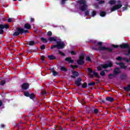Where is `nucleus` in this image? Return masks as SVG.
<instances>
[{
	"instance_id": "f03ea898",
	"label": "nucleus",
	"mask_w": 130,
	"mask_h": 130,
	"mask_svg": "<svg viewBox=\"0 0 130 130\" xmlns=\"http://www.w3.org/2000/svg\"><path fill=\"white\" fill-rule=\"evenodd\" d=\"M109 4H110V5H115L111 8V12H114L122 7V3L120 1H116L115 0H111L109 2Z\"/></svg>"
},
{
	"instance_id": "49530a36",
	"label": "nucleus",
	"mask_w": 130,
	"mask_h": 130,
	"mask_svg": "<svg viewBox=\"0 0 130 130\" xmlns=\"http://www.w3.org/2000/svg\"><path fill=\"white\" fill-rule=\"evenodd\" d=\"M112 47H113L114 48H117V47H118V46L113 45Z\"/></svg>"
},
{
	"instance_id": "9b49d317",
	"label": "nucleus",
	"mask_w": 130,
	"mask_h": 130,
	"mask_svg": "<svg viewBox=\"0 0 130 130\" xmlns=\"http://www.w3.org/2000/svg\"><path fill=\"white\" fill-rule=\"evenodd\" d=\"M29 88V84L28 83H24L22 85V89L23 90H27Z\"/></svg>"
},
{
	"instance_id": "4d7b16f0",
	"label": "nucleus",
	"mask_w": 130,
	"mask_h": 130,
	"mask_svg": "<svg viewBox=\"0 0 130 130\" xmlns=\"http://www.w3.org/2000/svg\"><path fill=\"white\" fill-rule=\"evenodd\" d=\"M129 96H130V93H129Z\"/></svg>"
},
{
	"instance_id": "f8f14e48",
	"label": "nucleus",
	"mask_w": 130,
	"mask_h": 130,
	"mask_svg": "<svg viewBox=\"0 0 130 130\" xmlns=\"http://www.w3.org/2000/svg\"><path fill=\"white\" fill-rule=\"evenodd\" d=\"M120 69L118 68H116L114 70V73L115 75H118L119 74H120Z\"/></svg>"
},
{
	"instance_id": "5701e85b",
	"label": "nucleus",
	"mask_w": 130,
	"mask_h": 130,
	"mask_svg": "<svg viewBox=\"0 0 130 130\" xmlns=\"http://www.w3.org/2000/svg\"><path fill=\"white\" fill-rule=\"evenodd\" d=\"M28 44L29 45L32 46V45H34L35 44V43L34 42V41H31L28 42Z\"/></svg>"
},
{
	"instance_id": "864d4df0",
	"label": "nucleus",
	"mask_w": 130,
	"mask_h": 130,
	"mask_svg": "<svg viewBox=\"0 0 130 130\" xmlns=\"http://www.w3.org/2000/svg\"><path fill=\"white\" fill-rule=\"evenodd\" d=\"M1 127H2V128L5 127V125L2 124V125H1Z\"/></svg>"
},
{
	"instance_id": "f3484780",
	"label": "nucleus",
	"mask_w": 130,
	"mask_h": 130,
	"mask_svg": "<svg viewBox=\"0 0 130 130\" xmlns=\"http://www.w3.org/2000/svg\"><path fill=\"white\" fill-rule=\"evenodd\" d=\"M73 75L71 76V78H75L76 77H78V76H79V73L75 72L73 73Z\"/></svg>"
},
{
	"instance_id": "dca6fc26",
	"label": "nucleus",
	"mask_w": 130,
	"mask_h": 130,
	"mask_svg": "<svg viewBox=\"0 0 130 130\" xmlns=\"http://www.w3.org/2000/svg\"><path fill=\"white\" fill-rule=\"evenodd\" d=\"M65 60H66V61H68V62H70L71 63H72V62H74V60L72 59V58L71 57H67L65 59Z\"/></svg>"
},
{
	"instance_id": "4468645a",
	"label": "nucleus",
	"mask_w": 130,
	"mask_h": 130,
	"mask_svg": "<svg viewBox=\"0 0 130 130\" xmlns=\"http://www.w3.org/2000/svg\"><path fill=\"white\" fill-rule=\"evenodd\" d=\"M82 81V79L81 78H78L77 80L75 81V84L77 85V86H80L81 85V81Z\"/></svg>"
},
{
	"instance_id": "7ed1b4c3",
	"label": "nucleus",
	"mask_w": 130,
	"mask_h": 130,
	"mask_svg": "<svg viewBox=\"0 0 130 130\" xmlns=\"http://www.w3.org/2000/svg\"><path fill=\"white\" fill-rule=\"evenodd\" d=\"M78 4H79V9L84 12L87 10L88 5H87V2L85 0H78Z\"/></svg>"
},
{
	"instance_id": "4c0bfd02",
	"label": "nucleus",
	"mask_w": 130,
	"mask_h": 130,
	"mask_svg": "<svg viewBox=\"0 0 130 130\" xmlns=\"http://www.w3.org/2000/svg\"><path fill=\"white\" fill-rule=\"evenodd\" d=\"M89 11L87 10L85 12V16H88L89 15Z\"/></svg>"
},
{
	"instance_id": "f257e3e1",
	"label": "nucleus",
	"mask_w": 130,
	"mask_h": 130,
	"mask_svg": "<svg viewBox=\"0 0 130 130\" xmlns=\"http://www.w3.org/2000/svg\"><path fill=\"white\" fill-rule=\"evenodd\" d=\"M49 41H50V42H57V44L55 45L54 46H52L51 47V48L52 49L53 48H55V47H57L59 49H62V48H63V47H64L65 45H64V43H63V42L61 41V40H58V38L56 37H50L48 39Z\"/></svg>"
},
{
	"instance_id": "3c124183",
	"label": "nucleus",
	"mask_w": 130,
	"mask_h": 130,
	"mask_svg": "<svg viewBox=\"0 0 130 130\" xmlns=\"http://www.w3.org/2000/svg\"><path fill=\"white\" fill-rule=\"evenodd\" d=\"M100 5H101V4H104V1H101L100 2Z\"/></svg>"
},
{
	"instance_id": "8fccbe9b",
	"label": "nucleus",
	"mask_w": 130,
	"mask_h": 130,
	"mask_svg": "<svg viewBox=\"0 0 130 130\" xmlns=\"http://www.w3.org/2000/svg\"><path fill=\"white\" fill-rule=\"evenodd\" d=\"M71 67L72 68V69H76V68H77V66H74L73 65H71Z\"/></svg>"
},
{
	"instance_id": "a211bd4d",
	"label": "nucleus",
	"mask_w": 130,
	"mask_h": 130,
	"mask_svg": "<svg viewBox=\"0 0 130 130\" xmlns=\"http://www.w3.org/2000/svg\"><path fill=\"white\" fill-rule=\"evenodd\" d=\"M24 28H25V29H30L31 25H30V24H29L28 23H26L24 25Z\"/></svg>"
},
{
	"instance_id": "423d86ee",
	"label": "nucleus",
	"mask_w": 130,
	"mask_h": 130,
	"mask_svg": "<svg viewBox=\"0 0 130 130\" xmlns=\"http://www.w3.org/2000/svg\"><path fill=\"white\" fill-rule=\"evenodd\" d=\"M97 44L100 46L99 48V50H107V51H112V49L101 46L102 45V42H98Z\"/></svg>"
},
{
	"instance_id": "20e7f679",
	"label": "nucleus",
	"mask_w": 130,
	"mask_h": 130,
	"mask_svg": "<svg viewBox=\"0 0 130 130\" xmlns=\"http://www.w3.org/2000/svg\"><path fill=\"white\" fill-rule=\"evenodd\" d=\"M112 66H113L112 62L110 61L107 64L100 65L97 68V70H98V71H102V70H103V69H107V68H111V67H112Z\"/></svg>"
},
{
	"instance_id": "473e14b6",
	"label": "nucleus",
	"mask_w": 130,
	"mask_h": 130,
	"mask_svg": "<svg viewBox=\"0 0 130 130\" xmlns=\"http://www.w3.org/2000/svg\"><path fill=\"white\" fill-rule=\"evenodd\" d=\"M41 94L42 95H45V94H46V91H45V90H42Z\"/></svg>"
},
{
	"instance_id": "58836bf2",
	"label": "nucleus",
	"mask_w": 130,
	"mask_h": 130,
	"mask_svg": "<svg viewBox=\"0 0 130 130\" xmlns=\"http://www.w3.org/2000/svg\"><path fill=\"white\" fill-rule=\"evenodd\" d=\"M47 35L48 36H51V35H52V32H51V31H48L47 32Z\"/></svg>"
},
{
	"instance_id": "a878e982",
	"label": "nucleus",
	"mask_w": 130,
	"mask_h": 130,
	"mask_svg": "<svg viewBox=\"0 0 130 130\" xmlns=\"http://www.w3.org/2000/svg\"><path fill=\"white\" fill-rule=\"evenodd\" d=\"M41 40H42V41H43V42H44V43H46V42H47V40H46V39L44 38H41Z\"/></svg>"
},
{
	"instance_id": "13d9d810",
	"label": "nucleus",
	"mask_w": 130,
	"mask_h": 130,
	"mask_svg": "<svg viewBox=\"0 0 130 130\" xmlns=\"http://www.w3.org/2000/svg\"><path fill=\"white\" fill-rule=\"evenodd\" d=\"M26 32H28V31L27 30H26Z\"/></svg>"
},
{
	"instance_id": "de8ad7c7",
	"label": "nucleus",
	"mask_w": 130,
	"mask_h": 130,
	"mask_svg": "<svg viewBox=\"0 0 130 130\" xmlns=\"http://www.w3.org/2000/svg\"><path fill=\"white\" fill-rule=\"evenodd\" d=\"M41 49H45V46L43 45L41 47Z\"/></svg>"
},
{
	"instance_id": "a19ab883",
	"label": "nucleus",
	"mask_w": 130,
	"mask_h": 130,
	"mask_svg": "<svg viewBox=\"0 0 130 130\" xmlns=\"http://www.w3.org/2000/svg\"><path fill=\"white\" fill-rule=\"evenodd\" d=\"M94 85H95V83H94V82H91V83H88L89 86H94Z\"/></svg>"
},
{
	"instance_id": "b1692460",
	"label": "nucleus",
	"mask_w": 130,
	"mask_h": 130,
	"mask_svg": "<svg viewBox=\"0 0 130 130\" xmlns=\"http://www.w3.org/2000/svg\"><path fill=\"white\" fill-rule=\"evenodd\" d=\"M101 17H104L106 15V13L104 12H101L100 14Z\"/></svg>"
},
{
	"instance_id": "4be33fe9",
	"label": "nucleus",
	"mask_w": 130,
	"mask_h": 130,
	"mask_svg": "<svg viewBox=\"0 0 130 130\" xmlns=\"http://www.w3.org/2000/svg\"><path fill=\"white\" fill-rule=\"evenodd\" d=\"M107 70H104V71H102L100 74V75L102 76H105V72H106Z\"/></svg>"
},
{
	"instance_id": "aec40b11",
	"label": "nucleus",
	"mask_w": 130,
	"mask_h": 130,
	"mask_svg": "<svg viewBox=\"0 0 130 130\" xmlns=\"http://www.w3.org/2000/svg\"><path fill=\"white\" fill-rule=\"evenodd\" d=\"M51 72L52 73L53 76H56L57 75V73L54 71V69H51Z\"/></svg>"
},
{
	"instance_id": "9d476101",
	"label": "nucleus",
	"mask_w": 130,
	"mask_h": 130,
	"mask_svg": "<svg viewBox=\"0 0 130 130\" xmlns=\"http://www.w3.org/2000/svg\"><path fill=\"white\" fill-rule=\"evenodd\" d=\"M116 60H118V61H121V60H125L127 62H128V59L126 58H122L121 56H118L116 58Z\"/></svg>"
},
{
	"instance_id": "6ab92c4d",
	"label": "nucleus",
	"mask_w": 130,
	"mask_h": 130,
	"mask_svg": "<svg viewBox=\"0 0 130 130\" xmlns=\"http://www.w3.org/2000/svg\"><path fill=\"white\" fill-rule=\"evenodd\" d=\"M106 100L107 101H109V102H113V100H114L111 97H109L106 98Z\"/></svg>"
},
{
	"instance_id": "2eb2a0df",
	"label": "nucleus",
	"mask_w": 130,
	"mask_h": 130,
	"mask_svg": "<svg viewBox=\"0 0 130 130\" xmlns=\"http://www.w3.org/2000/svg\"><path fill=\"white\" fill-rule=\"evenodd\" d=\"M121 48H127L128 47V44H123L120 45Z\"/></svg>"
},
{
	"instance_id": "c756f323",
	"label": "nucleus",
	"mask_w": 130,
	"mask_h": 130,
	"mask_svg": "<svg viewBox=\"0 0 130 130\" xmlns=\"http://www.w3.org/2000/svg\"><path fill=\"white\" fill-rule=\"evenodd\" d=\"M127 3L126 4L124 7H123V11H125L126 10H127Z\"/></svg>"
},
{
	"instance_id": "1a4fd4ad",
	"label": "nucleus",
	"mask_w": 130,
	"mask_h": 130,
	"mask_svg": "<svg viewBox=\"0 0 130 130\" xmlns=\"http://www.w3.org/2000/svg\"><path fill=\"white\" fill-rule=\"evenodd\" d=\"M116 64H118L120 66L121 69H123L124 70H125L126 68H127V66H125V64L122 63V62H116Z\"/></svg>"
},
{
	"instance_id": "72a5a7b5",
	"label": "nucleus",
	"mask_w": 130,
	"mask_h": 130,
	"mask_svg": "<svg viewBox=\"0 0 130 130\" xmlns=\"http://www.w3.org/2000/svg\"><path fill=\"white\" fill-rule=\"evenodd\" d=\"M61 71H64L66 72V71H67V69L64 68V67H61Z\"/></svg>"
},
{
	"instance_id": "6e6552de",
	"label": "nucleus",
	"mask_w": 130,
	"mask_h": 130,
	"mask_svg": "<svg viewBox=\"0 0 130 130\" xmlns=\"http://www.w3.org/2000/svg\"><path fill=\"white\" fill-rule=\"evenodd\" d=\"M84 55L82 54L79 56V58L77 61L78 64H83L84 63Z\"/></svg>"
},
{
	"instance_id": "412c9836",
	"label": "nucleus",
	"mask_w": 130,
	"mask_h": 130,
	"mask_svg": "<svg viewBox=\"0 0 130 130\" xmlns=\"http://www.w3.org/2000/svg\"><path fill=\"white\" fill-rule=\"evenodd\" d=\"M48 58L49 59H55V57L53 56V55H51L50 56H48Z\"/></svg>"
},
{
	"instance_id": "7c9ffc66",
	"label": "nucleus",
	"mask_w": 130,
	"mask_h": 130,
	"mask_svg": "<svg viewBox=\"0 0 130 130\" xmlns=\"http://www.w3.org/2000/svg\"><path fill=\"white\" fill-rule=\"evenodd\" d=\"M86 60L87 61L91 62V58H90V57L87 56L86 58Z\"/></svg>"
},
{
	"instance_id": "5fc2aeb1",
	"label": "nucleus",
	"mask_w": 130,
	"mask_h": 130,
	"mask_svg": "<svg viewBox=\"0 0 130 130\" xmlns=\"http://www.w3.org/2000/svg\"><path fill=\"white\" fill-rule=\"evenodd\" d=\"M2 105H3V103L2 102V101H0V106H1Z\"/></svg>"
},
{
	"instance_id": "bb28decb",
	"label": "nucleus",
	"mask_w": 130,
	"mask_h": 130,
	"mask_svg": "<svg viewBox=\"0 0 130 130\" xmlns=\"http://www.w3.org/2000/svg\"><path fill=\"white\" fill-rule=\"evenodd\" d=\"M94 16H96V11H92L91 12V17H94Z\"/></svg>"
},
{
	"instance_id": "cd10ccee",
	"label": "nucleus",
	"mask_w": 130,
	"mask_h": 130,
	"mask_svg": "<svg viewBox=\"0 0 130 130\" xmlns=\"http://www.w3.org/2000/svg\"><path fill=\"white\" fill-rule=\"evenodd\" d=\"M29 96L30 99H33V98H34V97H35V95H34V93H31V94H29Z\"/></svg>"
},
{
	"instance_id": "39448f33",
	"label": "nucleus",
	"mask_w": 130,
	"mask_h": 130,
	"mask_svg": "<svg viewBox=\"0 0 130 130\" xmlns=\"http://www.w3.org/2000/svg\"><path fill=\"white\" fill-rule=\"evenodd\" d=\"M88 71L89 73L88 76L89 77H90V78H93V77H96L97 78H99V74L96 72L92 71V69H91L90 68L88 69Z\"/></svg>"
},
{
	"instance_id": "37998d69",
	"label": "nucleus",
	"mask_w": 130,
	"mask_h": 130,
	"mask_svg": "<svg viewBox=\"0 0 130 130\" xmlns=\"http://www.w3.org/2000/svg\"><path fill=\"white\" fill-rule=\"evenodd\" d=\"M86 87H87V84H86V83H84V84L82 85V87H83V88H86Z\"/></svg>"
},
{
	"instance_id": "393cba45",
	"label": "nucleus",
	"mask_w": 130,
	"mask_h": 130,
	"mask_svg": "<svg viewBox=\"0 0 130 130\" xmlns=\"http://www.w3.org/2000/svg\"><path fill=\"white\" fill-rule=\"evenodd\" d=\"M125 91H130V85H128L127 87L124 88Z\"/></svg>"
},
{
	"instance_id": "2f4dec72",
	"label": "nucleus",
	"mask_w": 130,
	"mask_h": 130,
	"mask_svg": "<svg viewBox=\"0 0 130 130\" xmlns=\"http://www.w3.org/2000/svg\"><path fill=\"white\" fill-rule=\"evenodd\" d=\"M24 95H25L26 97H29V96L30 95V94L28 92H25Z\"/></svg>"
},
{
	"instance_id": "79ce46f5",
	"label": "nucleus",
	"mask_w": 130,
	"mask_h": 130,
	"mask_svg": "<svg viewBox=\"0 0 130 130\" xmlns=\"http://www.w3.org/2000/svg\"><path fill=\"white\" fill-rule=\"evenodd\" d=\"M99 112V111H98V110H97L96 109H95L94 110V111H93V112L94 113H98V112Z\"/></svg>"
},
{
	"instance_id": "e433bc0d",
	"label": "nucleus",
	"mask_w": 130,
	"mask_h": 130,
	"mask_svg": "<svg viewBox=\"0 0 130 130\" xmlns=\"http://www.w3.org/2000/svg\"><path fill=\"white\" fill-rule=\"evenodd\" d=\"M68 0H61V5H64V3Z\"/></svg>"
},
{
	"instance_id": "09e8293b",
	"label": "nucleus",
	"mask_w": 130,
	"mask_h": 130,
	"mask_svg": "<svg viewBox=\"0 0 130 130\" xmlns=\"http://www.w3.org/2000/svg\"><path fill=\"white\" fill-rule=\"evenodd\" d=\"M44 58H45V57H44V56H42L41 57V59L42 60H44Z\"/></svg>"
},
{
	"instance_id": "603ef678",
	"label": "nucleus",
	"mask_w": 130,
	"mask_h": 130,
	"mask_svg": "<svg viewBox=\"0 0 130 130\" xmlns=\"http://www.w3.org/2000/svg\"><path fill=\"white\" fill-rule=\"evenodd\" d=\"M30 21H31V22H34V19L31 18Z\"/></svg>"
},
{
	"instance_id": "bf43d9fd",
	"label": "nucleus",
	"mask_w": 130,
	"mask_h": 130,
	"mask_svg": "<svg viewBox=\"0 0 130 130\" xmlns=\"http://www.w3.org/2000/svg\"><path fill=\"white\" fill-rule=\"evenodd\" d=\"M97 1H99V0H97Z\"/></svg>"
},
{
	"instance_id": "ea45409f",
	"label": "nucleus",
	"mask_w": 130,
	"mask_h": 130,
	"mask_svg": "<svg viewBox=\"0 0 130 130\" xmlns=\"http://www.w3.org/2000/svg\"><path fill=\"white\" fill-rule=\"evenodd\" d=\"M13 18H9V19H8V22L9 23H10V22H13Z\"/></svg>"
},
{
	"instance_id": "c85d7f7f",
	"label": "nucleus",
	"mask_w": 130,
	"mask_h": 130,
	"mask_svg": "<svg viewBox=\"0 0 130 130\" xmlns=\"http://www.w3.org/2000/svg\"><path fill=\"white\" fill-rule=\"evenodd\" d=\"M113 78H114V74L109 75V79H112Z\"/></svg>"
},
{
	"instance_id": "c9c22d12",
	"label": "nucleus",
	"mask_w": 130,
	"mask_h": 130,
	"mask_svg": "<svg viewBox=\"0 0 130 130\" xmlns=\"http://www.w3.org/2000/svg\"><path fill=\"white\" fill-rule=\"evenodd\" d=\"M6 84V81L5 80H3L1 81V83H0V85H5Z\"/></svg>"
},
{
	"instance_id": "c03bdc74",
	"label": "nucleus",
	"mask_w": 130,
	"mask_h": 130,
	"mask_svg": "<svg viewBox=\"0 0 130 130\" xmlns=\"http://www.w3.org/2000/svg\"><path fill=\"white\" fill-rule=\"evenodd\" d=\"M71 54H72L73 55H74L76 54V52H75V51H72L71 52Z\"/></svg>"
},
{
	"instance_id": "0eeeda50",
	"label": "nucleus",
	"mask_w": 130,
	"mask_h": 130,
	"mask_svg": "<svg viewBox=\"0 0 130 130\" xmlns=\"http://www.w3.org/2000/svg\"><path fill=\"white\" fill-rule=\"evenodd\" d=\"M18 31H16L13 34V36H18L20 34L24 32V29L23 28H18L17 29Z\"/></svg>"
},
{
	"instance_id": "a18cd8bd",
	"label": "nucleus",
	"mask_w": 130,
	"mask_h": 130,
	"mask_svg": "<svg viewBox=\"0 0 130 130\" xmlns=\"http://www.w3.org/2000/svg\"><path fill=\"white\" fill-rule=\"evenodd\" d=\"M4 28H1L0 29V34H3L4 33V30H3Z\"/></svg>"
},
{
	"instance_id": "6e6d98bb",
	"label": "nucleus",
	"mask_w": 130,
	"mask_h": 130,
	"mask_svg": "<svg viewBox=\"0 0 130 130\" xmlns=\"http://www.w3.org/2000/svg\"><path fill=\"white\" fill-rule=\"evenodd\" d=\"M128 61H130V57H129V60H128Z\"/></svg>"
},
{
	"instance_id": "f704fd0d",
	"label": "nucleus",
	"mask_w": 130,
	"mask_h": 130,
	"mask_svg": "<svg viewBox=\"0 0 130 130\" xmlns=\"http://www.w3.org/2000/svg\"><path fill=\"white\" fill-rule=\"evenodd\" d=\"M58 53H59V54H60V55H62V56H64V53H62V52L59 51Z\"/></svg>"
},
{
	"instance_id": "ddd939ff",
	"label": "nucleus",
	"mask_w": 130,
	"mask_h": 130,
	"mask_svg": "<svg viewBox=\"0 0 130 130\" xmlns=\"http://www.w3.org/2000/svg\"><path fill=\"white\" fill-rule=\"evenodd\" d=\"M0 29H9L8 24H0Z\"/></svg>"
}]
</instances>
